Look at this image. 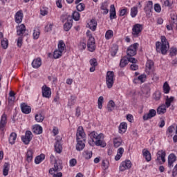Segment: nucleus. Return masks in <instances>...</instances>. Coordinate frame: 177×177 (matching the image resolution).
Here are the masks:
<instances>
[{"label": "nucleus", "mask_w": 177, "mask_h": 177, "mask_svg": "<svg viewBox=\"0 0 177 177\" xmlns=\"http://www.w3.org/2000/svg\"><path fill=\"white\" fill-rule=\"evenodd\" d=\"M106 84L109 89L113 88V85H114V72L108 71L106 75Z\"/></svg>", "instance_id": "1"}, {"label": "nucleus", "mask_w": 177, "mask_h": 177, "mask_svg": "<svg viewBox=\"0 0 177 177\" xmlns=\"http://www.w3.org/2000/svg\"><path fill=\"white\" fill-rule=\"evenodd\" d=\"M63 169V162L60 160H55L54 167L49 169V174L53 175V172H59Z\"/></svg>", "instance_id": "2"}, {"label": "nucleus", "mask_w": 177, "mask_h": 177, "mask_svg": "<svg viewBox=\"0 0 177 177\" xmlns=\"http://www.w3.org/2000/svg\"><path fill=\"white\" fill-rule=\"evenodd\" d=\"M142 30H143V25L140 24H135L132 28V35L135 38H138V37L140 36V34Z\"/></svg>", "instance_id": "3"}, {"label": "nucleus", "mask_w": 177, "mask_h": 177, "mask_svg": "<svg viewBox=\"0 0 177 177\" xmlns=\"http://www.w3.org/2000/svg\"><path fill=\"white\" fill-rule=\"evenodd\" d=\"M66 50V45H58V48L55 50L53 53L54 59H59L62 57L63 52Z\"/></svg>", "instance_id": "4"}, {"label": "nucleus", "mask_w": 177, "mask_h": 177, "mask_svg": "<svg viewBox=\"0 0 177 177\" xmlns=\"http://www.w3.org/2000/svg\"><path fill=\"white\" fill-rule=\"evenodd\" d=\"M144 12L146 13L147 17H151V12H153V1H148L146 2L144 8Z\"/></svg>", "instance_id": "5"}, {"label": "nucleus", "mask_w": 177, "mask_h": 177, "mask_svg": "<svg viewBox=\"0 0 177 177\" xmlns=\"http://www.w3.org/2000/svg\"><path fill=\"white\" fill-rule=\"evenodd\" d=\"M21 140L25 145H29L32 140V133L30 131H26L25 136L21 137Z\"/></svg>", "instance_id": "6"}, {"label": "nucleus", "mask_w": 177, "mask_h": 177, "mask_svg": "<svg viewBox=\"0 0 177 177\" xmlns=\"http://www.w3.org/2000/svg\"><path fill=\"white\" fill-rule=\"evenodd\" d=\"M42 96L43 97H46L47 99H50L52 96V90L50 88L48 87L46 85H44L41 88Z\"/></svg>", "instance_id": "7"}, {"label": "nucleus", "mask_w": 177, "mask_h": 177, "mask_svg": "<svg viewBox=\"0 0 177 177\" xmlns=\"http://www.w3.org/2000/svg\"><path fill=\"white\" fill-rule=\"evenodd\" d=\"M85 131H84V127L82 126H80L77 128V133H76V140H85Z\"/></svg>", "instance_id": "8"}, {"label": "nucleus", "mask_w": 177, "mask_h": 177, "mask_svg": "<svg viewBox=\"0 0 177 177\" xmlns=\"http://www.w3.org/2000/svg\"><path fill=\"white\" fill-rule=\"evenodd\" d=\"M156 115H157V111L155 109H150L148 113L144 114L142 118L144 121H147L148 120H151V118L156 117Z\"/></svg>", "instance_id": "9"}, {"label": "nucleus", "mask_w": 177, "mask_h": 177, "mask_svg": "<svg viewBox=\"0 0 177 177\" xmlns=\"http://www.w3.org/2000/svg\"><path fill=\"white\" fill-rule=\"evenodd\" d=\"M132 167V162L131 160H126L121 163L120 166V171L124 172L126 169H129Z\"/></svg>", "instance_id": "10"}, {"label": "nucleus", "mask_w": 177, "mask_h": 177, "mask_svg": "<svg viewBox=\"0 0 177 177\" xmlns=\"http://www.w3.org/2000/svg\"><path fill=\"white\" fill-rule=\"evenodd\" d=\"M154 70V62L152 60H148L146 64L145 71L147 74H151Z\"/></svg>", "instance_id": "11"}, {"label": "nucleus", "mask_w": 177, "mask_h": 177, "mask_svg": "<svg viewBox=\"0 0 177 177\" xmlns=\"http://www.w3.org/2000/svg\"><path fill=\"white\" fill-rule=\"evenodd\" d=\"M138 49V45H131L127 50V56H135L136 55V50Z\"/></svg>", "instance_id": "12"}, {"label": "nucleus", "mask_w": 177, "mask_h": 177, "mask_svg": "<svg viewBox=\"0 0 177 177\" xmlns=\"http://www.w3.org/2000/svg\"><path fill=\"white\" fill-rule=\"evenodd\" d=\"M8 123V118L6 114H3L0 120V131L3 132L5 131V127H6V124Z\"/></svg>", "instance_id": "13"}, {"label": "nucleus", "mask_w": 177, "mask_h": 177, "mask_svg": "<svg viewBox=\"0 0 177 177\" xmlns=\"http://www.w3.org/2000/svg\"><path fill=\"white\" fill-rule=\"evenodd\" d=\"M168 49H169V45H156V51L160 52L162 55H165L168 52Z\"/></svg>", "instance_id": "14"}, {"label": "nucleus", "mask_w": 177, "mask_h": 177, "mask_svg": "<svg viewBox=\"0 0 177 177\" xmlns=\"http://www.w3.org/2000/svg\"><path fill=\"white\" fill-rule=\"evenodd\" d=\"M24 17V15L23 14V11L19 10L16 12L15 19V23L17 24H20L21 21H23V17Z\"/></svg>", "instance_id": "15"}, {"label": "nucleus", "mask_w": 177, "mask_h": 177, "mask_svg": "<svg viewBox=\"0 0 177 177\" xmlns=\"http://www.w3.org/2000/svg\"><path fill=\"white\" fill-rule=\"evenodd\" d=\"M176 161V156L174 153H170L168 156V167L172 168L174 167V162Z\"/></svg>", "instance_id": "16"}, {"label": "nucleus", "mask_w": 177, "mask_h": 177, "mask_svg": "<svg viewBox=\"0 0 177 177\" xmlns=\"http://www.w3.org/2000/svg\"><path fill=\"white\" fill-rule=\"evenodd\" d=\"M85 140H77L76 150L81 151L85 149Z\"/></svg>", "instance_id": "17"}, {"label": "nucleus", "mask_w": 177, "mask_h": 177, "mask_svg": "<svg viewBox=\"0 0 177 177\" xmlns=\"http://www.w3.org/2000/svg\"><path fill=\"white\" fill-rule=\"evenodd\" d=\"M17 35H27L26 26L24 24H21L17 28Z\"/></svg>", "instance_id": "18"}, {"label": "nucleus", "mask_w": 177, "mask_h": 177, "mask_svg": "<svg viewBox=\"0 0 177 177\" xmlns=\"http://www.w3.org/2000/svg\"><path fill=\"white\" fill-rule=\"evenodd\" d=\"M21 110L24 114H30L31 113V106L26 103L21 104Z\"/></svg>", "instance_id": "19"}, {"label": "nucleus", "mask_w": 177, "mask_h": 177, "mask_svg": "<svg viewBox=\"0 0 177 177\" xmlns=\"http://www.w3.org/2000/svg\"><path fill=\"white\" fill-rule=\"evenodd\" d=\"M42 65V61L40 57L35 59L32 62V67L33 68H39Z\"/></svg>", "instance_id": "20"}, {"label": "nucleus", "mask_w": 177, "mask_h": 177, "mask_svg": "<svg viewBox=\"0 0 177 177\" xmlns=\"http://www.w3.org/2000/svg\"><path fill=\"white\" fill-rule=\"evenodd\" d=\"M165 151L162 150L158 151L157 153L156 161H160V160H161L162 162H165Z\"/></svg>", "instance_id": "21"}, {"label": "nucleus", "mask_w": 177, "mask_h": 177, "mask_svg": "<svg viewBox=\"0 0 177 177\" xmlns=\"http://www.w3.org/2000/svg\"><path fill=\"white\" fill-rule=\"evenodd\" d=\"M87 27L92 31H96V27H97V22L95 19H91L87 24Z\"/></svg>", "instance_id": "22"}, {"label": "nucleus", "mask_w": 177, "mask_h": 177, "mask_svg": "<svg viewBox=\"0 0 177 177\" xmlns=\"http://www.w3.org/2000/svg\"><path fill=\"white\" fill-rule=\"evenodd\" d=\"M165 113H167V106L165 104H162L157 108V114L159 115L165 114Z\"/></svg>", "instance_id": "23"}, {"label": "nucleus", "mask_w": 177, "mask_h": 177, "mask_svg": "<svg viewBox=\"0 0 177 177\" xmlns=\"http://www.w3.org/2000/svg\"><path fill=\"white\" fill-rule=\"evenodd\" d=\"M56 140L57 141L55 144V149L56 153H58L59 154H60V153H62L63 150V147L62 146V142L60 140Z\"/></svg>", "instance_id": "24"}, {"label": "nucleus", "mask_w": 177, "mask_h": 177, "mask_svg": "<svg viewBox=\"0 0 177 177\" xmlns=\"http://www.w3.org/2000/svg\"><path fill=\"white\" fill-rule=\"evenodd\" d=\"M142 156L145 157L147 162H149V161H151V153H150V151H149V150L144 149L142 150Z\"/></svg>", "instance_id": "25"}, {"label": "nucleus", "mask_w": 177, "mask_h": 177, "mask_svg": "<svg viewBox=\"0 0 177 177\" xmlns=\"http://www.w3.org/2000/svg\"><path fill=\"white\" fill-rule=\"evenodd\" d=\"M32 132L36 135H41L42 133V127L39 124H35L32 127Z\"/></svg>", "instance_id": "26"}, {"label": "nucleus", "mask_w": 177, "mask_h": 177, "mask_svg": "<svg viewBox=\"0 0 177 177\" xmlns=\"http://www.w3.org/2000/svg\"><path fill=\"white\" fill-rule=\"evenodd\" d=\"M109 13L111 20H114V19L117 17V14L115 13V7L114 6V5H111Z\"/></svg>", "instance_id": "27"}, {"label": "nucleus", "mask_w": 177, "mask_h": 177, "mask_svg": "<svg viewBox=\"0 0 177 177\" xmlns=\"http://www.w3.org/2000/svg\"><path fill=\"white\" fill-rule=\"evenodd\" d=\"M101 10H103V15H107L109 13V3L105 1L101 5Z\"/></svg>", "instance_id": "28"}, {"label": "nucleus", "mask_w": 177, "mask_h": 177, "mask_svg": "<svg viewBox=\"0 0 177 177\" xmlns=\"http://www.w3.org/2000/svg\"><path fill=\"white\" fill-rule=\"evenodd\" d=\"M174 99L175 97L172 96L170 97L169 96L166 97L165 106H166L167 109L171 107V103L174 102Z\"/></svg>", "instance_id": "29"}, {"label": "nucleus", "mask_w": 177, "mask_h": 177, "mask_svg": "<svg viewBox=\"0 0 177 177\" xmlns=\"http://www.w3.org/2000/svg\"><path fill=\"white\" fill-rule=\"evenodd\" d=\"M127 124L126 122H122L119 126L120 133H125L127 132Z\"/></svg>", "instance_id": "30"}, {"label": "nucleus", "mask_w": 177, "mask_h": 177, "mask_svg": "<svg viewBox=\"0 0 177 177\" xmlns=\"http://www.w3.org/2000/svg\"><path fill=\"white\" fill-rule=\"evenodd\" d=\"M17 138V134L15 132L11 133L9 138L10 144L15 145Z\"/></svg>", "instance_id": "31"}, {"label": "nucleus", "mask_w": 177, "mask_h": 177, "mask_svg": "<svg viewBox=\"0 0 177 177\" xmlns=\"http://www.w3.org/2000/svg\"><path fill=\"white\" fill-rule=\"evenodd\" d=\"M138 6H133L131 8L130 16L135 18L136 16H138Z\"/></svg>", "instance_id": "32"}, {"label": "nucleus", "mask_w": 177, "mask_h": 177, "mask_svg": "<svg viewBox=\"0 0 177 177\" xmlns=\"http://www.w3.org/2000/svg\"><path fill=\"white\" fill-rule=\"evenodd\" d=\"M44 160H45V154L41 153L35 158V164H41Z\"/></svg>", "instance_id": "33"}, {"label": "nucleus", "mask_w": 177, "mask_h": 177, "mask_svg": "<svg viewBox=\"0 0 177 177\" xmlns=\"http://www.w3.org/2000/svg\"><path fill=\"white\" fill-rule=\"evenodd\" d=\"M35 118L37 122H42V121L45 120V115H42L41 113H39L35 115Z\"/></svg>", "instance_id": "34"}, {"label": "nucleus", "mask_w": 177, "mask_h": 177, "mask_svg": "<svg viewBox=\"0 0 177 177\" xmlns=\"http://www.w3.org/2000/svg\"><path fill=\"white\" fill-rule=\"evenodd\" d=\"M114 147H120L122 145V140L120 138H115L113 139Z\"/></svg>", "instance_id": "35"}, {"label": "nucleus", "mask_w": 177, "mask_h": 177, "mask_svg": "<svg viewBox=\"0 0 177 177\" xmlns=\"http://www.w3.org/2000/svg\"><path fill=\"white\" fill-rule=\"evenodd\" d=\"M128 63H129L128 57H123L120 59V67L124 68V67H125V66H127V64H128Z\"/></svg>", "instance_id": "36"}, {"label": "nucleus", "mask_w": 177, "mask_h": 177, "mask_svg": "<svg viewBox=\"0 0 177 177\" xmlns=\"http://www.w3.org/2000/svg\"><path fill=\"white\" fill-rule=\"evenodd\" d=\"M171 24L177 28V16L175 14H171Z\"/></svg>", "instance_id": "37"}, {"label": "nucleus", "mask_w": 177, "mask_h": 177, "mask_svg": "<svg viewBox=\"0 0 177 177\" xmlns=\"http://www.w3.org/2000/svg\"><path fill=\"white\" fill-rule=\"evenodd\" d=\"M163 92L165 94L169 93V91H171V87L169 86V84H168V82H165L163 84Z\"/></svg>", "instance_id": "38"}, {"label": "nucleus", "mask_w": 177, "mask_h": 177, "mask_svg": "<svg viewBox=\"0 0 177 177\" xmlns=\"http://www.w3.org/2000/svg\"><path fill=\"white\" fill-rule=\"evenodd\" d=\"M114 107H115V103L113 100H110L107 105L108 111H113L114 110Z\"/></svg>", "instance_id": "39"}, {"label": "nucleus", "mask_w": 177, "mask_h": 177, "mask_svg": "<svg viewBox=\"0 0 177 177\" xmlns=\"http://www.w3.org/2000/svg\"><path fill=\"white\" fill-rule=\"evenodd\" d=\"M32 150H28L26 153V160L28 161V162H31V161H32Z\"/></svg>", "instance_id": "40"}, {"label": "nucleus", "mask_w": 177, "mask_h": 177, "mask_svg": "<svg viewBox=\"0 0 177 177\" xmlns=\"http://www.w3.org/2000/svg\"><path fill=\"white\" fill-rule=\"evenodd\" d=\"M71 27H73V20L65 23L64 25V29L65 30V31H70Z\"/></svg>", "instance_id": "41"}, {"label": "nucleus", "mask_w": 177, "mask_h": 177, "mask_svg": "<svg viewBox=\"0 0 177 177\" xmlns=\"http://www.w3.org/2000/svg\"><path fill=\"white\" fill-rule=\"evenodd\" d=\"M117 52H118V46L113 45L111 48V55L114 57L115 55H117Z\"/></svg>", "instance_id": "42"}, {"label": "nucleus", "mask_w": 177, "mask_h": 177, "mask_svg": "<svg viewBox=\"0 0 177 177\" xmlns=\"http://www.w3.org/2000/svg\"><path fill=\"white\" fill-rule=\"evenodd\" d=\"M41 34V32L39 31V29L38 28H36L33 30V38L35 39H38L39 38V35Z\"/></svg>", "instance_id": "43"}, {"label": "nucleus", "mask_w": 177, "mask_h": 177, "mask_svg": "<svg viewBox=\"0 0 177 177\" xmlns=\"http://www.w3.org/2000/svg\"><path fill=\"white\" fill-rule=\"evenodd\" d=\"M9 174V163H5L3 169V175L4 176H8Z\"/></svg>", "instance_id": "44"}, {"label": "nucleus", "mask_w": 177, "mask_h": 177, "mask_svg": "<svg viewBox=\"0 0 177 177\" xmlns=\"http://www.w3.org/2000/svg\"><path fill=\"white\" fill-rule=\"evenodd\" d=\"M95 146H100L101 147H106V142L103 140H98L95 142Z\"/></svg>", "instance_id": "45"}, {"label": "nucleus", "mask_w": 177, "mask_h": 177, "mask_svg": "<svg viewBox=\"0 0 177 177\" xmlns=\"http://www.w3.org/2000/svg\"><path fill=\"white\" fill-rule=\"evenodd\" d=\"M84 157L86 158V160L92 158V151H85L84 152Z\"/></svg>", "instance_id": "46"}, {"label": "nucleus", "mask_w": 177, "mask_h": 177, "mask_svg": "<svg viewBox=\"0 0 177 177\" xmlns=\"http://www.w3.org/2000/svg\"><path fill=\"white\" fill-rule=\"evenodd\" d=\"M104 100V98L103 97V96H100L98 98V101H97V106L98 109H102V108L103 107V102Z\"/></svg>", "instance_id": "47"}, {"label": "nucleus", "mask_w": 177, "mask_h": 177, "mask_svg": "<svg viewBox=\"0 0 177 177\" xmlns=\"http://www.w3.org/2000/svg\"><path fill=\"white\" fill-rule=\"evenodd\" d=\"M113 34H114L113 30H107L105 33L106 39H110L111 38H112L113 37Z\"/></svg>", "instance_id": "48"}, {"label": "nucleus", "mask_w": 177, "mask_h": 177, "mask_svg": "<svg viewBox=\"0 0 177 177\" xmlns=\"http://www.w3.org/2000/svg\"><path fill=\"white\" fill-rule=\"evenodd\" d=\"M52 28H53V23L48 22L47 26L45 27L46 32H50V31H52Z\"/></svg>", "instance_id": "49"}, {"label": "nucleus", "mask_w": 177, "mask_h": 177, "mask_svg": "<svg viewBox=\"0 0 177 177\" xmlns=\"http://www.w3.org/2000/svg\"><path fill=\"white\" fill-rule=\"evenodd\" d=\"M75 99H77V97L71 95V99L68 101V106H74L75 103Z\"/></svg>", "instance_id": "50"}, {"label": "nucleus", "mask_w": 177, "mask_h": 177, "mask_svg": "<svg viewBox=\"0 0 177 177\" xmlns=\"http://www.w3.org/2000/svg\"><path fill=\"white\" fill-rule=\"evenodd\" d=\"M80 12L75 11L73 13V20H75V21H78V20H80Z\"/></svg>", "instance_id": "51"}, {"label": "nucleus", "mask_w": 177, "mask_h": 177, "mask_svg": "<svg viewBox=\"0 0 177 177\" xmlns=\"http://www.w3.org/2000/svg\"><path fill=\"white\" fill-rule=\"evenodd\" d=\"M153 99L155 100H160L161 99V92L160 91H156L154 94H153Z\"/></svg>", "instance_id": "52"}, {"label": "nucleus", "mask_w": 177, "mask_h": 177, "mask_svg": "<svg viewBox=\"0 0 177 177\" xmlns=\"http://www.w3.org/2000/svg\"><path fill=\"white\" fill-rule=\"evenodd\" d=\"M170 56L172 57L174 56H176L177 55V48L175 47H173L170 49Z\"/></svg>", "instance_id": "53"}, {"label": "nucleus", "mask_w": 177, "mask_h": 177, "mask_svg": "<svg viewBox=\"0 0 177 177\" xmlns=\"http://www.w3.org/2000/svg\"><path fill=\"white\" fill-rule=\"evenodd\" d=\"M76 8L78 12H82V10L85 9V5L83 3H80L76 6Z\"/></svg>", "instance_id": "54"}, {"label": "nucleus", "mask_w": 177, "mask_h": 177, "mask_svg": "<svg viewBox=\"0 0 177 177\" xmlns=\"http://www.w3.org/2000/svg\"><path fill=\"white\" fill-rule=\"evenodd\" d=\"M154 10L157 13H160L161 12V6H160V4H158V3H156L154 5Z\"/></svg>", "instance_id": "55"}, {"label": "nucleus", "mask_w": 177, "mask_h": 177, "mask_svg": "<svg viewBox=\"0 0 177 177\" xmlns=\"http://www.w3.org/2000/svg\"><path fill=\"white\" fill-rule=\"evenodd\" d=\"M162 45H169L168 41L167 40V37L165 36H161L160 37Z\"/></svg>", "instance_id": "56"}, {"label": "nucleus", "mask_w": 177, "mask_h": 177, "mask_svg": "<svg viewBox=\"0 0 177 177\" xmlns=\"http://www.w3.org/2000/svg\"><path fill=\"white\" fill-rule=\"evenodd\" d=\"M87 45H95V37L93 36L88 37Z\"/></svg>", "instance_id": "57"}, {"label": "nucleus", "mask_w": 177, "mask_h": 177, "mask_svg": "<svg viewBox=\"0 0 177 177\" xmlns=\"http://www.w3.org/2000/svg\"><path fill=\"white\" fill-rule=\"evenodd\" d=\"M127 12H128V8H127L120 10V16H125Z\"/></svg>", "instance_id": "58"}, {"label": "nucleus", "mask_w": 177, "mask_h": 177, "mask_svg": "<svg viewBox=\"0 0 177 177\" xmlns=\"http://www.w3.org/2000/svg\"><path fill=\"white\" fill-rule=\"evenodd\" d=\"M41 16H46L48 15V8H43L40 10Z\"/></svg>", "instance_id": "59"}, {"label": "nucleus", "mask_w": 177, "mask_h": 177, "mask_svg": "<svg viewBox=\"0 0 177 177\" xmlns=\"http://www.w3.org/2000/svg\"><path fill=\"white\" fill-rule=\"evenodd\" d=\"M145 78H146V75H141L138 77V79L134 80V82H136V81H138H138L143 82V80H145Z\"/></svg>", "instance_id": "60"}, {"label": "nucleus", "mask_w": 177, "mask_h": 177, "mask_svg": "<svg viewBox=\"0 0 177 177\" xmlns=\"http://www.w3.org/2000/svg\"><path fill=\"white\" fill-rule=\"evenodd\" d=\"M90 64L92 66L96 67V66H97V61L96 60V59L93 58L90 60Z\"/></svg>", "instance_id": "61"}, {"label": "nucleus", "mask_w": 177, "mask_h": 177, "mask_svg": "<svg viewBox=\"0 0 177 177\" xmlns=\"http://www.w3.org/2000/svg\"><path fill=\"white\" fill-rule=\"evenodd\" d=\"M70 167H75L77 165V160L75 158H73L69 161Z\"/></svg>", "instance_id": "62"}, {"label": "nucleus", "mask_w": 177, "mask_h": 177, "mask_svg": "<svg viewBox=\"0 0 177 177\" xmlns=\"http://www.w3.org/2000/svg\"><path fill=\"white\" fill-rule=\"evenodd\" d=\"M102 167L104 169H107V168H109V161L102 160Z\"/></svg>", "instance_id": "63"}, {"label": "nucleus", "mask_w": 177, "mask_h": 177, "mask_svg": "<svg viewBox=\"0 0 177 177\" xmlns=\"http://www.w3.org/2000/svg\"><path fill=\"white\" fill-rule=\"evenodd\" d=\"M127 58L130 63H133V64H136V63H138V59H136V58H133L132 57H127Z\"/></svg>", "instance_id": "64"}]
</instances>
